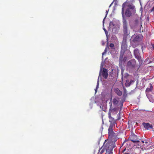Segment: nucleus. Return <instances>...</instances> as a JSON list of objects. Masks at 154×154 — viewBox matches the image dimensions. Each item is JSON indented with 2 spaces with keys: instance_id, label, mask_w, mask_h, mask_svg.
Returning <instances> with one entry per match:
<instances>
[{
  "instance_id": "f8f14e48",
  "label": "nucleus",
  "mask_w": 154,
  "mask_h": 154,
  "mask_svg": "<svg viewBox=\"0 0 154 154\" xmlns=\"http://www.w3.org/2000/svg\"><path fill=\"white\" fill-rule=\"evenodd\" d=\"M132 38H133V41L134 42H138L140 41V37L138 35H134L132 36Z\"/></svg>"
},
{
  "instance_id": "dca6fc26",
  "label": "nucleus",
  "mask_w": 154,
  "mask_h": 154,
  "mask_svg": "<svg viewBox=\"0 0 154 154\" xmlns=\"http://www.w3.org/2000/svg\"><path fill=\"white\" fill-rule=\"evenodd\" d=\"M104 151L105 149H102V147H101L99 149L97 154H102Z\"/></svg>"
},
{
  "instance_id": "412c9836",
  "label": "nucleus",
  "mask_w": 154,
  "mask_h": 154,
  "mask_svg": "<svg viewBox=\"0 0 154 154\" xmlns=\"http://www.w3.org/2000/svg\"><path fill=\"white\" fill-rule=\"evenodd\" d=\"M131 84V83L128 82L127 81L125 83V85L126 86H129Z\"/></svg>"
},
{
  "instance_id": "f03ea898",
  "label": "nucleus",
  "mask_w": 154,
  "mask_h": 154,
  "mask_svg": "<svg viewBox=\"0 0 154 154\" xmlns=\"http://www.w3.org/2000/svg\"><path fill=\"white\" fill-rule=\"evenodd\" d=\"M122 23L124 36L127 37L129 35L130 31L128 29V23L125 18H123Z\"/></svg>"
},
{
  "instance_id": "72a5a7b5",
  "label": "nucleus",
  "mask_w": 154,
  "mask_h": 154,
  "mask_svg": "<svg viewBox=\"0 0 154 154\" xmlns=\"http://www.w3.org/2000/svg\"><path fill=\"white\" fill-rule=\"evenodd\" d=\"M104 53H103V54Z\"/></svg>"
},
{
  "instance_id": "cd10ccee",
  "label": "nucleus",
  "mask_w": 154,
  "mask_h": 154,
  "mask_svg": "<svg viewBox=\"0 0 154 154\" xmlns=\"http://www.w3.org/2000/svg\"><path fill=\"white\" fill-rule=\"evenodd\" d=\"M106 13H107V14H106V15H107V13H108V11H106Z\"/></svg>"
},
{
  "instance_id": "4468645a",
  "label": "nucleus",
  "mask_w": 154,
  "mask_h": 154,
  "mask_svg": "<svg viewBox=\"0 0 154 154\" xmlns=\"http://www.w3.org/2000/svg\"><path fill=\"white\" fill-rule=\"evenodd\" d=\"M112 102L114 105H116L118 104L119 101L116 98H115L113 99Z\"/></svg>"
},
{
  "instance_id": "a211bd4d",
  "label": "nucleus",
  "mask_w": 154,
  "mask_h": 154,
  "mask_svg": "<svg viewBox=\"0 0 154 154\" xmlns=\"http://www.w3.org/2000/svg\"><path fill=\"white\" fill-rule=\"evenodd\" d=\"M106 154H113L112 150H110L108 151H107L106 152Z\"/></svg>"
},
{
  "instance_id": "ddd939ff",
  "label": "nucleus",
  "mask_w": 154,
  "mask_h": 154,
  "mask_svg": "<svg viewBox=\"0 0 154 154\" xmlns=\"http://www.w3.org/2000/svg\"><path fill=\"white\" fill-rule=\"evenodd\" d=\"M114 91L118 95L121 96L122 95V92L119 88H115L114 89Z\"/></svg>"
},
{
  "instance_id": "6ab92c4d",
  "label": "nucleus",
  "mask_w": 154,
  "mask_h": 154,
  "mask_svg": "<svg viewBox=\"0 0 154 154\" xmlns=\"http://www.w3.org/2000/svg\"><path fill=\"white\" fill-rule=\"evenodd\" d=\"M126 59H127V57H124L123 59V58L122 59L121 61L119 60L120 63V62L122 63V61L123 62H125V61L126 60Z\"/></svg>"
},
{
  "instance_id": "473e14b6",
  "label": "nucleus",
  "mask_w": 154,
  "mask_h": 154,
  "mask_svg": "<svg viewBox=\"0 0 154 154\" xmlns=\"http://www.w3.org/2000/svg\"><path fill=\"white\" fill-rule=\"evenodd\" d=\"M123 144H124V143H123L122 144V145H123Z\"/></svg>"
},
{
  "instance_id": "2f4dec72",
  "label": "nucleus",
  "mask_w": 154,
  "mask_h": 154,
  "mask_svg": "<svg viewBox=\"0 0 154 154\" xmlns=\"http://www.w3.org/2000/svg\"><path fill=\"white\" fill-rule=\"evenodd\" d=\"M138 145H139V144H137Z\"/></svg>"
},
{
  "instance_id": "f257e3e1",
  "label": "nucleus",
  "mask_w": 154,
  "mask_h": 154,
  "mask_svg": "<svg viewBox=\"0 0 154 154\" xmlns=\"http://www.w3.org/2000/svg\"><path fill=\"white\" fill-rule=\"evenodd\" d=\"M126 6L128 7L127 9H129V10L132 11L133 13H135L136 10L135 6L132 4H130L127 2H125L123 4L122 6V18H125L124 13V8Z\"/></svg>"
},
{
  "instance_id": "393cba45",
  "label": "nucleus",
  "mask_w": 154,
  "mask_h": 154,
  "mask_svg": "<svg viewBox=\"0 0 154 154\" xmlns=\"http://www.w3.org/2000/svg\"><path fill=\"white\" fill-rule=\"evenodd\" d=\"M132 82H133V81L132 80H131L130 82L129 83L131 84L132 83Z\"/></svg>"
},
{
  "instance_id": "6e6552de",
  "label": "nucleus",
  "mask_w": 154,
  "mask_h": 154,
  "mask_svg": "<svg viewBox=\"0 0 154 154\" xmlns=\"http://www.w3.org/2000/svg\"><path fill=\"white\" fill-rule=\"evenodd\" d=\"M135 13H133L132 11L129 10V9H127L125 12V16L127 17H129L132 14H134Z\"/></svg>"
},
{
  "instance_id": "2eb2a0df",
  "label": "nucleus",
  "mask_w": 154,
  "mask_h": 154,
  "mask_svg": "<svg viewBox=\"0 0 154 154\" xmlns=\"http://www.w3.org/2000/svg\"><path fill=\"white\" fill-rule=\"evenodd\" d=\"M150 88H147L146 89V92H149L150 91H151L152 90L153 87L151 83L150 84Z\"/></svg>"
},
{
  "instance_id": "39448f33",
  "label": "nucleus",
  "mask_w": 154,
  "mask_h": 154,
  "mask_svg": "<svg viewBox=\"0 0 154 154\" xmlns=\"http://www.w3.org/2000/svg\"><path fill=\"white\" fill-rule=\"evenodd\" d=\"M130 139L131 141L134 143H139L140 141L137 136L134 134H132L130 136Z\"/></svg>"
},
{
  "instance_id": "4be33fe9",
  "label": "nucleus",
  "mask_w": 154,
  "mask_h": 154,
  "mask_svg": "<svg viewBox=\"0 0 154 154\" xmlns=\"http://www.w3.org/2000/svg\"><path fill=\"white\" fill-rule=\"evenodd\" d=\"M134 22H135V23L136 24H137L138 22H139V21L138 20H137V19H136L134 21Z\"/></svg>"
},
{
  "instance_id": "20e7f679",
  "label": "nucleus",
  "mask_w": 154,
  "mask_h": 154,
  "mask_svg": "<svg viewBox=\"0 0 154 154\" xmlns=\"http://www.w3.org/2000/svg\"><path fill=\"white\" fill-rule=\"evenodd\" d=\"M136 64L135 60L132 59L128 61L127 66L130 68H134L135 67Z\"/></svg>"
},
{
  "instance_id": "b1692460",
  "label": "nucleus",
  "mask_w": 154,
  "mask_h": 154,
  "mask_svg": "<svg viewBox=\"0 0 154 154\" xmlns=\"http://www.w3.org/2000/svg\"><path fill=\"white\" fill-rule=\"evenodd\" d=\"M98 84H99L98 82L97 83V88H98Z\"/></svg>"
},
{
  "instance_id": "0eeeda50",
  "label": "nucleus",
  "mask_w": 154,
  "mask_h": 154,
  "mask_svg": "<svg viewBox=\"0 0 154 154\" xmlns=\"http://www.w3.org/2000/svg\"><path fill=\"white\" fill-rule=\"evenodd\" d=\"M108 131L109 137H112L115 134V133L113 131L112 124H110Z\"/></svg>"
},
{
  "instance_id": "a878e982",
  "label": "nucleus",
  "mask_w": 154,
  "mask_h": 154,
  "mask_svg": "<svg viewBox=\"0 0 154 154\" xmlns=\"http://www.w3.org/2000/svg\"><path fill=\"white\" fill-rule=\"evenodd\" d=\"M104 51L105 52H106L107 51H106V48L105 49Z\"/></svg>"
},
{
  "instance_id": "c85d7f7f",
  "label": "nucleus",
  "mask_w": 154,
  "mask_h": 154,
  "mask_svg": "<svg viewBox=\"0 0 154 154\" xmlns=\"http://www.w3.org/2000/svg\"><path fill=\"white\" fill-rule=\"evenodd\" d=\"M142 143H144V141H142Z\"/></svg>"
},
{
  "instance_id": "423d86ee",
  "label": "nucleus",
  "mask_w": 154,
  "mask_h": 154,
  "mask_svg": "<svg viewBox=\"0 0 154 154\" xmlns=\"http://www.w3.org/2000/svg\"><path fill=\"white\" fill-rule=\"evenodd\" d=\"M134 52L135 57L138 60L139 62L141 61H142L140 55L138 50L136 49L134 50Z\"/></svg>"
},
{
  "instance_id": "9d476101",
  "label": "nucleus",
  "mask_w": 154,
  "mask_h": 154,
  "mask_svg": "<svg viewBox=\"0 0 154 154\" xmlns=\"http://www.w3.org/2000/svg\"><path fill=\"white\" fill-rule=\"evenodd\" d=\"M110 103V108L109 109V112L108 113H111L114 112H116L118 110L117 108L116 107L112 108V104L111 101L110 103Z\"/></svg>"
},
{
  "instance_id": "7c9ffc66",
  "label": "nucleus",
  "mask_w": 154,
  "mask_h": 154,
  "mask_svg": "<svg viewBox=\"0 0 154 154\" xmlns=\"http://www.w3.org/2000/svg\"><path fill=\"white\" fill-rule=\"evenodd\" d=\"M125 149L123 151H125Z\"/></svg>"
},
{
  "instance_id": "f3484780",
  "label": "nucleus",
  "mask_w": 154,
  "mask_h": 154,
  "mask_svg": "<svg viewBox=\"0 0 154 154\" xmlns=\"http://www.w3.org/2000/svg\"><path fill=\"white\" fill-rule=\"evenodd\" d=\"M108 117L109 119L111 120L112 121H114V119L111 117V113H108Z\"/></svg>"
},
{
  "instance_id": "1a4fd4ad",
  "label": "nucleus",
  "mask_w": 154,
  "mask_h": 154,
  "mask_svg": "<svg viewBox=\"0 0 154 154\" xmlns=\"http://www.w3.org/2000/svg\"><path fill=\"white\" fill-rule=\"evenodd\" d=\"M102 74L103 77L105 79H107L108 76V71L105 68H103V71L102 72Z\"/></svg>"
},
{
  "instance_id": "9b49d317",
  "label": "nucleus",
  "mask_w": 154,
  "mask_h": 154,
  "mask_svg": "<svg viewBox=\"0 0 154 154\" xmlns=\"http://www.w3.org/2000/svg\"><path fill=\"white\" fill-rule=\"evenodd\" d=\"M143 125L144 127L147 129H149V128L152 129L153 128L152 126L151 125H150L149 123H143Z\"/></svg>"
},
{
  "instance_id": "aec40b11",
  "label": "nucleus",
  "mask_w": 154,
  "mask_h": 154,
  "mask_svg": "<svg viewBox=\"0 0 154 154\" xmlns=\"http://www.w3.org/2000/svg\"><path fill=\"white\" fill-rule=\"evenodd\" d=\"M114 45L113 43H110L109 45V47L112 48H114Z\"/></svg>"
},
{
  "instance_id": "7ed1b4c3",
  "label": "nucleus",
  "mask_w": 154,
  "mask_h": 154,
  "mask_svg": "<svg viewBox=\"0 0 154 154\" xmlns=\"http://www.w3.org/2000/svg\"><path fill=\"white\" fill-rule=\"evenodd\" d=\"M127 48V45L126 42V39H125L124 38H123V40L121 44V48L120 54L119 56L120 61H121L124 54Z\"/></svg>"
},
{
  "instance_id": "c756f323",
  "label": "nucleus",
  "mask_w": 154,
  "mask_h": 154,
  "mask_svg": "<svg viewBox=\"0 0 154 154\" xmlns=\"http://www.w3.org/2000/svg\"><path fill=\"white\" fill-rule=\"evenodd\" d=\"M104 31H105L106 30L105 29H104Z\"/></svg>"
},
{
  "instance_id": "5701e85b",
  "label": "nucleus",
  "mask_w": 154,
  "mask_h": 154,
  "mask_svg": "<svg viewBox=\"0 0 154 154\" xmlns=\"http://www.w3.org/2000/svg\"><path fill=\"white\" fill-rule=\"evenodd\" d=\"M154 11V6L153 7V8L151 10V11L152 12Z\"/></svg>"
},
{
  "instance_id": "bb28decb",
  "label": "nucleus",
  "mask_w": 154,
  "mask_h": 154,
  "mask_svg": "<svg viewBox=\"0 0 154 154\" xmlns=\"http://www.w3.org/2000/svg\"><path fill=\"white\" fill-rule=\"evenodd\" d=\"M124 154H130V153H129L128 152V153H125Z\"/></svg>"
}]
</instances>
